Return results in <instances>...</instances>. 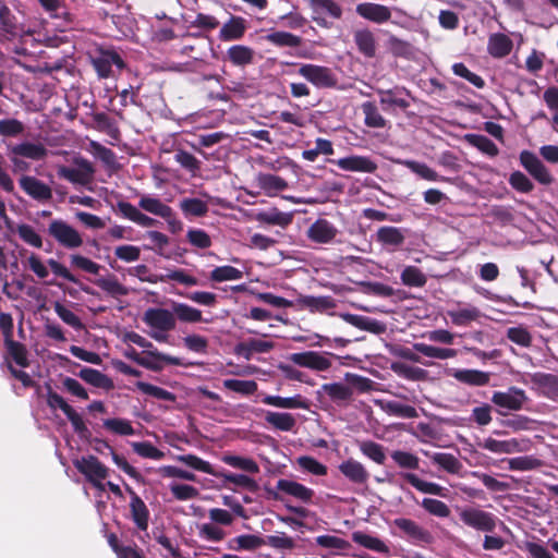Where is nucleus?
I'll return each mask as SVG.
<instances>
[{
	"instance_id": "nucleus-29",
	"label": "nucleus",
	"mask_w": 558,
	"mask_h": 558,
	"mask_svg": "<svg viewBox=\"0 0 558 558\" xmlns=\"http://www.w3.org/2000/svg\"><path fill=\"white\" fill-rule=\"evenodd\" d=\"M263 403L267 405H272L281 409H304L307 410L310 408V402L306 398L301 395H295L293 397H280V396H266L263 399Z\"/></svg>"
},
{
	"instance_id": "nucleus-43",
	"label": "nucleus",
	"mask_w": 558,
	"mask_h": 558,
	"mask_svg": "<svg viewBox=\"0 0 558 558\" xmlns=\"http://www.w3.org/2000/svg\"><path fill=\"white\" fill-rule=\"evenodd\" d=\"M359 286L363 293L379 298H391L402 292V290H395L392 287L377 281H361Z\"/></svg>"
},
{
	"instance_id": "nucleus-41",
	"label": "nucleus",
	"mask_w": 558,
	"mask_h": 558,
	"mask_svg": "<svg viewBox=\"0 0 558 558\" xmlns=\"http://www.w3.org/2000/svg\"><path fill=\"white\" fill-rule=\"evenodd\" d=\"M0 29L3 34L11 37L19 35V24L16 16L12 13L10 8L0 0Z\"/></svg>"
},
{
	"instance_id": "nucleus-27",
	"label": "nucleus",
	"mask_w": 558,
	"mask_h": 558,
	"mask_svg": "<svg viewBox=\"0 0 558 558\" xmlns=\"http://www.w3.org/2000/svg\"><path fill=\"white\" fill-rule=\"evenodd\" d=\"M397 163L408 168L410 171L418 175L421 179L432 182H445L448 181L447 178L439 175L434 169L428 167L424 162H420L412 159H399L396 161Z\"/></svg>"
},
{
	"instance_id": "nucleus-28",
	"label": "nucleus",
	"mask_w": 558,
	"mask_h": 558,
	"mask_svg": "<svg viewBox=\"0 0 558 558\" xmlns=\"http://www.w3.org/2000/svg\"><path fill=\"white\" fill-rule=\"evenodd\" d=\"M459 383L483 387L489 384L490 374L478 369H454L451 374Z\"/></svg>"
},
{
	"instance_id": "nucleus-59",
	"label": "nucleus",
	"mask_w": 558,
	"mask_h": 558,
	"mask_svg": "<svg viewBox=\"0 0 558 558\" xmlns=\"http://www.w3.org/2000/svg\"><path fill=\"white\" fill-rule=\"evenodd\" d=\"M4 343L8 353L19 366L27 367L29 365V361L27 359V350L23 343L13 339H4Z\"/></svg>"
},
{
	"instance_id": "nucleus-60",
	"label": "nucleus",
	"mask_w": 558,
	"mask_h": 558,
	"mask_svg": "<svg viewBox=\"0 0 558 558\" xmlns=\"http://www.w3.org/2000/svg\"><path fill=\"white\" fill-rule=\"evenodd\" d=\"M222 461L235 469H240L247 473H258L259 466L256 461L251 458L234 456V454H226L222 457Z\"/></svg>"
},
{
	"instance_id": "nucleus-39",
	"label": "nucleus",
	"mask_w": 558,
	"mask_h": 558,
	"mask_svg": "<svg viewBox=\"0 0 558 558\" xmlns=\"http://www.w3.org/2000/svg\"><path fill=\"white\" fill-rule=\"evenodd\" d=\"M265 421L267 424L281 432H290L296 424L295 417L288 412L268 411L265 415Z\"/></svg>"
},
{
	"instance_id": "nucleus-40",
	"label": "nucleus",
	"mask_w": 558,
	"mask_h": 558,
	"mask_svg": "<svg viewBox=\"0 0 558 558\" xmlns=\"http://www.w3.org/2000/svg\"><path fill=\"white\" fill-rule=\"evenodd\" d=\"M299 301L303 307L310 310L311 312H320L322 313V312L332 310L336 307L335 299L329 295H322V296L305 295V296H302Z\"/></svg>"
},
{
	"instance_id": "nucleus-49",
	"label": "nucleus",
	"mask_w": 558,
	"mask_h": 558,
	"mask_svg": "<svg viewBox=\"0 0 558 558\" xmlns=\"http://www.w3.org/2000/svg\"><path fill=\"white\" fill-rule=\"evenodd\" d=\"M400 280L407 287L423 288L427 277L418 267L405 266L400 274Z\"/></svg>"
},
{
	"instance_id": "nucleus-50",
	"label": "nucleus",
	"mask_w": 558,
	"mask_h": 558,
	"mask_svg": "<svg viewBox=\"0 0 558 558\" xmlns=\"http://www.w3.org/2000/svg\"><path fill=\"white\" fill-rule=\"evenodd\" d=\"M341 317L348 324L361 329L371 332H379L381 331V327L376 319L369 318L367 316L356 315V314H342Z\"/></svg>"
},
{
	"instance_id": "nucleus-46",
	"label": "nucleus",
	"mask_w": 558,
	"mask_h": 558,
	"mask_svg": "<svg viewBox=\"0 0 558 558\" xmlns=\"http://www.w3.org/2000/svg\"><path fill=\"white\" fill-rule=\"evenodd\" d=\"M352 539L354 543L363 546L367 549L380 553V554H389V547L378 537L372 536L369 534L363 532H354L352 534Z\"/></svg>"
},
{
	"instance_id": "nucleus-23",
	"label": "nucleus",
	"mask_w": 558,
	"mask_h": 558,
	"mask_svg": "<svg viewBox=\"0 0 558 558\" xmlns=\"http://www.w3.org/2000/svg\"><path fill=\"white\" fill-rule=\"evenodd\" d=\"M513 49L512 39L504 33H494L488 37L487 52L495 59H502Z\"/></svg>"
},
{
	"instance_id": "nucleus-20",
	"label": "nucleus",
	"mask_w": 558,
	"mask_h": 558,
	"mask_svg": "<svg viewBox=\"0 0 558 558\" xmlns=\"http://www.w3.org/2000/svg\"><path fill=\"white\" fill-rule=\"evenodd\" d=\"M308 4L315 14L313 20L320 26L326 25L323 14H328L336 20L342 16L341 7L333 0H308Z\"/></svg>"
},
{
	"instance_id": "nucleus-22",
	"label": "nucleus",
	"mask_w": 558,
	"mask_h": 558,
	"mask_svg": "<svg viewBox=\"0 0 558 558\" xmlns=\"http://www.w3.org/2000/svg\"><path fill=\"white\" fill-rule=\"evenodd\" d=\"M275 348V342L251 338L236 344L235 353L245 360H251L255 353H267Z\"/></svg>"
},
{
	"instance_id": "nucleus-63",
	"label": "nucleus",
	"mask_w": 558,
	"mask_h": 558,
	"mask_svg": "<svg viewBox=\"0 0 558 558\" xmlns=\"http://www.w3.org/2000/svg\"><path fill=\"white\" fill-rule=\"evenodd\" d=\"M223 387L242 396H252L257 391V383L255 380L242 379H225Z\"/></svg>"
},
{
	"instance_id": "nucleus-35",
	"label": "nucleus",
	"mask_w": 558,
	"mask_h": 558,
	"mask_svg": "<svg viewBox=\"0 0 558 558\" xmlns=\"http://www.w3.org/2000/svg\"><path fill=\"white\" fill-rule=\"evenodd\" d=\"M354 43L359 51L366 58H374L376 54V40L369 29H359L354 33Z\"/></svg>"
},
{
	"instance_id": "nucleus-62",
	"label": "nucleus",
	"mask_w": 558,
	"mask_h": 558,
	"mask_svg": "<svg viewBox=\"0 0 558 558\" xmlns=\"http://www.w3.org/2000/svg\"><path fill=\"white\" fill-rule=\"evenodd\" d=\"M209 278L214 282H223L229 280H240L243 272L230 265L218 266L210 271Z\"/></svg>"
},
{
	"instance_id": "nucleus-51",
	"label": "nucleus",
	"mask_w": 558,
	"mask_h": 558,
	"mask_svg": "<svg viewBox=\"0 0 558 558\" xmlns=\"http://www.w3.org/2000/svg\"><path fill=\"white\" fill-rule=\"evenodd\" d=\"M413 349L425 356L439 360L452 359L457 355L454 349L438 348L423 342L414 343Z\"/></svg>"
},
{
	"instance_id": "nucleus-11",
	"label": "nucleus",
	"mask_w": 558,
	"mask_h": 558,
	"mask_svg": "<svg viewBox=\"0 0 558 558\" xmlns=\"http://www.w3.org/2000/svg\"><path fill=\"white\" fill-rule=\"evenodd\" d=\"M520 162L538 183L549 185L554 182V177L550 174L548 168L533 151L522 150L520 153Z\"/></svg>"
},
{
	"instance_id": "nucleus-61",
	"label": "nucleus",
	"mask_w": 558,
	"mask_h": 558,
	"mask_svg": "<svg viewBox=\"0 0 558 558\" xmlns=\"http://www.w3.org/2000/svg\"><path fill=\"white\" fill-rule=\"evenodd\" d=\"M177 460L184 463L185 465L206 474L216 476L218 471L208 462L195 454H181L177 457Z\"/></svg>"
},
{
	"instance_id": "nucleus-58",
	"label": "nucleus",
	"mask_w": 558,
	"mask_h": 558,
	"mask_svg": "<svg viewBox=\"0 0 558 558\" xmlns=\"http://www.w3.org/2000/svg\"><path fill=\"white\" fill-rule=\"evenodd\" d=\"M324 392L336 402L348 401L353 396V390L350 386L342 383H330L323 386Z\"/></svg>"
},
{
	"instance_id": "nucleus-33",
	"label": "nucleus",
	"mask_w": 558,
	"mask_h": 558,
	"mask_svg": "<svg viewBox=\"0 0 558 558\" xmlns=\"http://www.w3.org/2000/svg\"><path fill=\"white\" fill-rule=\"evenodd\" d=\"M364 114V124L372 129H384L388 121L380 113L378 107L373 101H365L361 106Z\"/></svg>"
},
{
	"instance_id": "nucleus-7",
	"label": "nucleus",
	"mask_w": 558,
	"mask_h": 558,
	"mask_svg": "<svg viewBox=\"0 0 558 558\" xmlns=\"http://www.w3.org/2000/svg\"><path fill=\"white\" fill-rule=\"evenodd\" d=\"M75 469L96 488L104 489L101 481L108 476V468L95 456L82 457L73 461Z\"/></svg>"
},
{
	"instance_id": "nucleus-34",
	"label": "nucleus",
	"mask_w": 558,
	"mask_h": 558,
	"mask_svg": "<svg viewBox=\"0 0 558 558\" xmlns=\"http://www.w3.org/2000/svg\"><path fill=\"white\" fill-rule=\"evenodd\" d=\"M48 266L50 267L52 274L57 277H60L69 282L75 283L80 286L81 290L87 294L95 295L96 292L88 286L83 284L80 279L73 275L63 264L60 262L50 258L47 260Z\"/></svg>"
},
{
	"instance_id": "nucleus-3",
	"label": "nucleus",
	"mask_w": 558,
	"mask_h": 558,
	"mask_svg": "<svg viewBox=\"0 0 558 558\" xmlns=\"http://www.w3.org/2000/svg\"><path fill=\"white\" fill-rule=\"evenodd\" d=\"M459 519L464 525L485 533L494 532L498 521L494 513L474 507L460 509Z\"/></svg>"
},
{
	"instance_id": "nucleus-12",
	"label": "nucleus",
	"mask_w": 558,
	"mask_h": 558,
	"mask_svg": "<svg viewBox=\"0 0 558 558\" xmlns=\"http://www.w3.org/2000/svg\"><path fill=\"white\" fill-rule=\"evenodd\" d=\"M21 190L38 203H48L52 198L51 187L34 175L23 174L19 179Z\"/></svg>"
},
{
	"instance_id": "nucleus-52",
	"label": "nucleus",
	"mask_w": 558,
	"mask_h": 558,
	"mask_svg": "<svg viewBox=\"0 0 558 558\" xmlns=\"http://www.w3.org/2000/svg\"><path fill=\"white\" fill-rule=\"evenodd\" d=\"M381 408L390 416L403 418H415L418 416V413L413 405L401 403L399 401H387Z\"/></svg>"
},
{
	"instance_id": "nucleus-64",
	"label": "nucleus",
	"mask_w": 558,
	"mask_h": 558,
	"mask_svg": "<svg viewBox=\"0 0 558 558\" xmlns=\"http://www.w3.org/2000/svg\"><path fill=\"white\" fill-rule=\"evenodd\" d=\"M432 461L451 474L459 473L462 468L461 462L451 453L437 452L432 457Z\"/></svg>"
},
{
	"instance_id": "nucleus-16",
	"label": "nucleus",
	"mask_w": 558,
	"mask_h": 558,
	"mask_svg": "<svg viewBox=\"0 0 558 558\" xmlns=\"http://www.w3.org/2000/svg\"><path fill=\"white\" fill-rule=\"evenodd\" d=\"M288 359L295 365L319 372L327 371L331 366V362L327 357L315 351L292 353Z\"/></svg>"
},
{
	"instance_id": "nucleus-14",
	"label": "nucleus",
	"mask_w": 558,
	"mask_h": 558,
	"mask_svg": "<svg viewBox=\"0 0 558 558\" xmlns=\"http://www.w3.org/2000/svg\"><path fill=\"white\" fill-rule=\"evenodd\" d=\"M341 170L350 172L374 173L378 166L367 156L351 155L348 157L332 160Z\"/></svg>"
},
{
	"instance_id": "nucleus-13",
	"label": "nucleus",
	"mask_w": 558,
	"mask_h": 558,
	"mask_svg": "<svg viewBox=\"0 0 558 558\" xmlns=\"http://www.w3.org/2000/svg\"><path fill=\"white\" fill-rule=\"evenodd\" d=\"M492 402L500 409L509 411H519L527 400L525 391L517 387H510L508 391H495L492 396Z\"/></svg>"
},
{
	"instance_id": "nucleus-1",
	"label": "nucleus",
	"mask_w": 558,
	"mask_h": 558,
	"mask_svg": "<svg viewBox=\"0 0 558 558\" xmlns=\"http://www.w3.org/2000/svg\"><path fill=\"white\" fill-rule=\"evenodd\" d=\"M143 322L157 331L150 332V337L158 342L168 340L167 332L173 330L177 326L173 311L160 307H149L144 312Z\"/></svg>"
},
{
	"instance_id": "nucleus-18",
	"label": "nucleus",
	"mask_w": 558,
	"mask_h": 558,
	"mask_svg": "<svg viewBox=\"0 0 558 558\" xmlns=\"http://www.w3.org/2000/svg\"><path fill=\"white\" fill-rule=\"evenodd\" d=\"M147 355L156 360V362L144 357L143 360L138 361V365L153 371V372H160L162 369V365L159 362H163L169 365H175V366H184L190 367L194 366L195 364L192 362H183L180 357L171 356L169 354L159 352L157 349L155 350H148Z\"/></svg>"
},
{
	"instance_id": "nucleus-48",
	"label": "nucleus",
	"mask_w": 558,
	"mask_h": 558,
	"mask_svg": "<svg viewBox=\"0 0 558 558\" xmlns=\"http://www.w3.org/2000/svg\"><path fill=\"white\" fill-rule=\"evenodd\" d=\"M388 35L386 46L393 57L397 58H409L413 53V47L408 40L401 39L390 33Z\"/></svg>"
},
{
	"instance_id": "nucleus-56",
	"label": "nucleus",
	"mask_w": 558,
	"mask_h": 558,
	"mask_svg": "<svg viewBox=\"0 0 558 558\" xmlns=\"http://www.w3.org/2000/svg\"><path fill=\"white\" fill-rule=\"evenodd\" d=\"M180 208L185 217H204L208 213L207 203L195 197L182 199Z\"/></svg>"
},
{
	"instance_id": "nucleus-6",
	"label": "nucleus",
	"mask_w": 558,
	"mask_h": 558,
	"mask_svg": "<svg viewBox=\"0 0 558 558\" xmlns=\"http://www.w3.org/2000/svg\"><path fill=\"white\" fill-rule=\"evenodd\" d=\"M90 62L99 78L111 77L113 75V65L119 71L126 68L123 58L113 49H98L97 54L92 58Z\"/></svg>"
},
{
	"instance_id": "nucleus-42",
	"label": "nucleus",
	"mask_w": 558,
	"mask_h": 558,
	"mask_svg": "<svg viewBox=\"0 0 558 558\" xmlns=\"http://www.w3.org/2000/svg\"><path fill=\"white\" fill-rule=\"evenodd\" d=\"M138 206L145 211L159 216L161 218L170 217L171 207L162 203L159 198L144 195L138 202Z\"/></svg>"
},
{
	"instance_id": "nucleus-8",
	"label": "nucleus",
	"mask_w": 558,
	"mask_h": 558,
	"mask_svg": "<svg viewBox=\"0 0 558 558\" xmlns=\"http://www.w3.org/2000/svg\"><path fill=\"white\" fill-rule=\"evenodd\" d=\"M74 165L76 168L66 166L59 167L57 171L58 177L73 184H88L93 180L95 173L93 163L86 158L78 157L74 159Z\"/></svg>"
},
{
	"instance_id": "nucleus-47",
	"label": "nucleus",
	"mask_w": 558,
	"mask_h": 558,
	"mask_svg": "<svg viewBox=\"0 0 558 558\" xmlns=\"http://www.w3.org/2000/svg\"><path fill=\"white\" fill-rule=\"evenodd\" d=\"M360 451L377 464H384L386 461L385 448L383 445L373 440H362L357 444Z\"/></svg>"
},
{
	"instance_id": "nucleus-32",
	"label": "nucleus",
	"mask_w": 558,
	"mask_h": 558,
	"mask_svg": "<svg viewBox=\"0 0 558 558\" xmlns=\"http://www.w3.org/2000/svg\"><path fill=\"white\" fill-rule=\"evenodd\" d=\"M145 280L150 283H157L159 281L166 282V281L172 280V281H177L181 284L189 286V287L198 284V280L194 276L186 274L183 269L169 270L165 275H158V276L154 275V276L148 277Z\"/></svg>"
},
{
	"instance_id": "nucleus-37",
	"label": "nucleus",
	"mask_w": 558,
	"mask_h": 558,
	"mask_svg": "<svg viewBox=\"0 0 558 558\" xmlns=\"http://www.w3.org/2000/svg\"><path fill=\"white\" fill-rule=\"evenodd\" d=\"M80 378L97 388L110 390L113 388V381L106 374L98 369L84 367L78 373Z\"/></svg>"
},
{
	"instance_id": "nucleus-24",
	"label": "nucleus",
	"mask_w": 558,
	"mask_h": 558,
	"mask_svg": "<svg viewBox=\"0 0 558 558\" xmlns=\"http://www.w3.org/2000/svg\"><path fill=\"white\" fill-rule=\"evenodd\" d=\"M339 471L351 483L363 485L369 478V473L366 468L354 459H348L339 465Z\"/></svg>"
},
{
	"instance_id": "nucleus-9",
	"label": "nucleus",
	"mask_w": 558,
	"mask_h": 558,
	"mask_svg": "<svg viewBox=\"0 0 558 558\" xmlns=\"http://www.w3.org/2000/svg\"><path fill=\"white\" fill-rule=\"evenodd\" d=\"M393 524L401 531L402 536L414 545L424 546L434 542L433 534L411 519L397 518Z\"/></svg>"
},
{
	"instance_id": "nucleus-25",
	"label": "nucleus",
	"mask_w": 558,
	"mask_h": 558,
	"mask_svg": "<svg viewBox=\"0 0 558 558\" xmlns=\"http://www.w3.org/2000/svg\"><path fill=\"white\" fill-rule=\"evenodd\" d=\"M399 476L421 493L446 497L447 489L437 483L423 481L410 472H401Z\"/></svg>"
},
{
	"instance_id": "nucleus-30",
	"label": "nucleus",
	"mask_w": 558,
	"mask_h": 558,
	"mask_svg": "<svg viewBox=\"0 0 558 558\" xmlns=\"http://www.w3.org/2000/svg\"><path fill=\"white\" fill-rule=\"evenodd\" d=\"M376 240L384 246L399 247L405 241V235L400 228L383 226L376 232Z\"/></svg>"
},
{
	"instance_id": "nucleus-38",
	"label": "nucleus",
	"mask_w": 558,
	"mask_h": 558,
	"mask_svg": "<svg viewBox=\"0 0 558 558\" xmlns=\"http://www.w3.org/2000/svg\"><path fill=\"white\" fill-rule=\"evenodd\" d=\"M265 545V539L253 534H242L233 537L228 543V548L231 550H255Z\"/></svg>"
},
{
	"instance_id": "nucleus-19",
	"label": "nucleus",
	"mask_w": 558,
	"mask_h": 558,
	"mask_svg": "<svg viewBox=\"0 0 558 558\" xmlns=\"http://www.w3.org/2000/svg\"><path fill=\"white\" fill-rule=\"evenodd\" d=\"M8 153L14 154L23 159L39 161L46 158L47 148L41 143L22 142L17 144H8Z\"/></svg>"
},
{
	"instance_id": "nucleus-17",
	"label": "nucleus",
	"mask_w": 558,
	"mask_h": 558,
	"mask_svg": "<svg viewBox=\"0 0 558 558\" xmlns=\"http://www.w3.org/2000/svg\"><path fill=\"white\" fill-rule=\"evenodd\" d=\"M131 497L130 511L133 522L141 531H146L149 521V510L143 499L129 485L125 486Z\"/></svg>"
},
{
	"instance_id": "nucleus-26",
	"label": "nucleus",
	"mask_w": 558,
	"mask_h": 558,
	"mask_svg": "<svg viewBox=\"0 0 558 558\" xmlns=\"http://www.w3.org/2000/svg\"><path fill=\"white\" fill-rule=\"evenodd\" d=\"M246 31V21L242 16L232 15L226 22L219 32V39L222 41H232L241 39Z\"/></svg>"
},
{
	"instance_id": "nucleus-45",
	"label": "nucleus",
	"mask_w": 558,
	"mask_h": 558,
	"mask_svg": "<svg viewBox=\"0 0 558 558\" xmlns=\"http://www.w3.org/2000/svg\"><path fill=\"white\" fill-rule=\"evenodd\" d=\"M534 383L538 385L542 393L549 399H558V376L554 374H536Z\"/></svg>"
},
{
	"instance_id": "nucleus-44",
	"label": "nucleus",
	"mask_w": 558,
	"mask_h": 558,
	"mask_svg": "<svg viewBox=\"0 0 558 558\" xmlns=\"http://www.w3.org/2000/svg\"><path fill=\"white\" fill-rule=\"evenodd\" d=\"M481 447L494 453H513L520 450L517 439L497 440L492 437L486 438Z\"/></svg>"
},
{
	"instance_id": "nucleus-55",
	"label": "nucleus",
	"mask_w": 558,
	"mask_h": 558,
	"mask_svg": "<svg viewBox=\"0 0 558 558\" xmlns=\"http://www.w3.org/2000/svg\"><path fill=\"white\" fill-rule=\"evenodd\" d=\"M391 369L400 377L409 380H424L427 376V371L424 368L412 366L402 362H393L391 364Z\"/></svg>"
},
{
	"instance_id": "nucleus-53",
	"label": "nucleus",
	"mask_w": 558,
	"mask_h": 558,
	"mask_svg": "<svg viewBox=\"0 0 558 558\" xmlns=\"http://www.w3.org/2000/svg\"><path fill=\"white\" fill-rule=\"evenodd\" d=\"M95 441L97 444H100L102 447L107 448L110 450V453H111V457H112V460L113 462L117 464L118 468H120L124 473H126L130 477H132L133 480L135 481H141L142 480V475L141 473L134 468L132 466L124 457L118 454L114 449L106 441V440H102V439H98V438H95Z\"/></svg>"
},
{
	"instance_id": "nucleus-21",
	"label": "nucleus",
	"mask_w": 558,
	"mask_h": 558,
	"mask_svg": "<svg viewBox=\"0 0 558 558\" xmlns=\"http://www.w3.org/2000/svg\"><path fill=\"white\" fill-rule=\"evenodd\" d=\"M356 13L365 20L374 23H385L390 20L391 11L379 3L364 2L356 5Z\"/></svg>"
},
{
	"instance_id": "nucleus-5",
	"label": "nucleus",
	"mask_w": 558,
	"mask_h": 558,
	"mask_svg": "<svg viewBox=\"0 0 558 558\" xmlns=\"http://www.w3.org/2000/svg\"><path fill=\"white\" fill-rule=\"evenodd\" d=\"M298 73L317 88H333L338 84L336 74L327 66L313 63L301 64Z\"/></svg>"
},
{
	"instance_id": "nucleus-4",
	"label": "nucleus",
	"mask_w": 558,
	"mask_h": 558,
	"mask_svg": "<svg viewBox=\"0 0 558 558\" xmlns=\"http://www.w3.org/2000/svg\"><path fill=\"white\" fill-rule=\"evenodd\" d=\"M268 496L277 501H283V497L279 494V492L284 493L289 496L294 497L295 499L302 501L303 504L312 502V499L315 495L312 488L306 487L305 485L290 481L286 478H280L277 482L276 489L265 487Z\"/></svg>"
},
{
	"instance_id": "nucleus-10",
	"label": "nucleus",
	"mask_w": 558,
	"mask_h": 558,
	"mask_svg": "<svg viewBox=\"0 0 558 558\" xmlns=\"http://www.w3.org/2000/svg\"><path fill=\"white\" fill-rule=\"evenodd\" d=\"M376 93L379 96L381 109L386 112L391 111L393 108H399L404 111L410 107L408 98L411 97V93L405 87L395 86L389 89L378 88Z\"/></svg>"
},
{
	"instance_id": "nucleus-2",
	"label": "nucleus",
	"mask_w": 558,
	"mask_h": 558,
	"mask_svg": "<svg viewBox=\"0 0 558 558\" xmlns=\"http://www.w3.org/2000/svg\"><path fill=\"white\" fill-rule=\"evenodd\" d=\"M47 233L63 248L75 250L83 245L81 233L62 219L51 220Z\"/></svg>"
},
{
	"instance_id": "nucleus-57",
	"label": "nucleus",
	"mask_w": 558,
	"mask_h": 558,
	"mask_svg": "<svg viewBox=\"0 0 558 558\" xmlns=\"http://www.w3.org/2000/svg\"><path fill=\"white\" fill-rule=\"evenodd\" d=\"M466 141L473 147H476L480 151L488 155L489 157H496L499 154L497 145L485 135L468 134Z\"/></svg>"
},
{
	"instance_id": "nucleus-54",
	"label": "nucleus",
	"mask_w": 558,
	"mask_h": 558,
	"mask_svg": "<svg viewBox=\"0 0 558 558\" xmlns=\"http://www.w3.org/2000/svg\"><path fill=\"white\" fill-rule=\"evenodd\" d=\"M172 311L174 316L183 323H197L203 320L202 312L185 303L172 302Z\"/></svg>"
},
{
	"instance_id": "nucleus-31",
	"label": "nucleus",
	"mask_w": 558,
	"mask_h": 558,
	"mask_svg": "<svg viewBox=\"0 0 558 558\" xmlns=\"http://www.w3.org/2000/svg\"><path fill=\"white\" fill-rule=\"evenodd\" d=\"M255 51L244 45H233L227 50L226 58L234 66L244 68L254 61Z\"/></svg>"
},
{
	"instance_id": "nucleus-15",
	"label": "nucleus",
	"mask_w": 558,
	"mask_h": 558,
	"mask_svg": "<svg viewBox=\"0 0 558 558\" xmlns=\"http://www.w3.org/2000/svg\"><path fill=\"white\" fill-rule=\"evenodd\" d=\"M307 238L318 244L331 243L338 234V229L327 219L319 218L307 229Z\"/></svg>"
},
{
	"instance_id": "nucleus-36",
	"label": "nucleus",
	"mask_w": 558,
	"mask_h": 558,
	"mask_svg": "<svg viewBox=\"0 0 558 558\" xmlns=\"http://www.w3.org/2000/svg\"><path fill=\"white\" fill-rule=\"evenodd\" d=\"M256 182L267 195L288 189V182L283 178L270 173L259 172L256 177Z\"/></svg>"
}]
</instances>
